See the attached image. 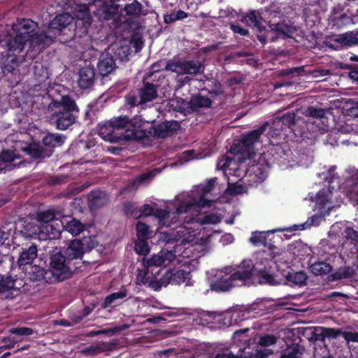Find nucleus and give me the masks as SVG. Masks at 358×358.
<instances>
[{
	"label": "nucleus",
	"mask_w": 358,
	"mask_h": 358,
	"mask_svg": "<svg viewBox=\"0 0 358 358\" xmlns=\"http://www.w3.org/2000/svg\"><path fill=\"white\" fill-rule=\"evenodd\" d=\"M190 278V272L178 268H169L160 278L155 275L150 280V286L155 290H159L162 287H166L169 284L180 285Z\"/></svg>",
	"instance_id": "nucleus-7"
},
{
	"label": "nucleus",
	"mask_w": 358,
	"mask_h": 358,
	"mask_svg": "<svg viewBox=\"0 0 358 358\" xmlns=\"http://www.w3.org/2000/svg\"><path fill=\"white\" fill-rule=\"evenodd\" d=\"M306 120L303 119V128L307 133V139L315 141L320 134L329 131L328 118L322 108L308 106L304 111Z\"/></svg>",
	"instance_id": "nucleus-4"
},
{
	"label": "nucleus",
	"mask_w": 358,
	"mask_h": 358,
	"mask_svg": "<svg viewBox=\"0 0 358 358\" xmlns=\"http://www.w3.org/2000/svg\"><path fill=\"white\" fill-rule=\"evenodd\" d=\"M114 343L102 342L96 345H92L86 348L83 352L90 355H96L105 351H110L113 349Z\"/></svg>",
	"instance_id": "nucleus-42"
},
{
	"label": "nucleus",
	"mask_w": 358,
	"mask_h": 358,
	"mask_svg": "<svg viewBox=\"0 0 358 358\" xmlns=\"http://www.w3.org/2000/svg\"><path fill=\"white\" fill-rule=\"evenodd\" d=\"M270 29L265 28L263 34H257V38L262 45H265L268 41H275L277 38H286L291 37L295 31V28L280 21L271 22L268 24Z\"/></svg>",
	"instance_id": "nucleus-8"
},
{
	"label": "nucleus",
	"mask_w": 358,
	"mask_h": 358,
	"mask_svg": "<svg viewBox=\"0 0 358 358\" xmlns=\"http://www.w3.org/2000/svg\"><path fill=\"white\" fill-rule=\"evenodd\" d=\"M217 182V178H212L207 181L202 188L203 194H206L213 191L215 188V183Z\"/></svg>",
	"instance_id": "nucleus-63"
},
{
	"label": "nucleus",
	"mask_w": 358,
	"mask_h": 358,
	"mask_svg": "<svg viewBox=\"0 0 358 358\" xmlns=\"http://www.w3.org/2000/svg\"><path fill=\"white\" fill-rule=\"evenodd\" d=\"M332 187H328L327 189L323 188L320 190L315 197V203L322 212H326L329 213V210L333 208L331 196L332 191L331 190Z\"/></svg>",
	"instance_id": "nucleus-25"
},
{
	"label": "nucleus",
	"mask_w": 358,
	"mask_h": 358,
	"mask_svg": "<svg viewBox=\"0 0 358 358\" xmlns=\"http://www.w3.org/2000/svg\"><path fill=\"white\" fill-rule=\"evenodd\" d=\"M116 64L113 57L109 54H102L97 64V71L102 78L113 73L116 69Z\"/></svg>",
	"instance_id": "nucleus-26"
},
{
	"label": "nucleus",
	"mask_w": 358,
	"mask_h": 358,
	"mask_svg": "<svg viewBox=\"0 0 358 358\" xmlns=\"http://www.w3.org/2000/svg\"><path fill=\"white\" fill-rule=\"evenodd\" d=\"M345 237L347 240L351 241V243L355 245H358V232L352 227H346L345 231Z\"/></svg>",
	"instance_id": "nucleus-56"
},
{
	"label": "nucleus",
	"mask_w": 358,
	"mask_h": 358,
	"mask_svg": "<svg viewBox=\"0 0 358 358\" xmlns=\"http://www.w3.org/2000/svg\"><path fill=\"white\" fill-rule=\"evenodd\" d=\"M320 331H322V336L324 343L325 342L326 338L331 339L336 338L340 335H342L343 331L340 329L336 328H328L322 327V329H320Z\"/></svg>",
	"instance_id": "nucleus-51"
},
{
	"label": "nucleus",
	"mask_w": 358,
	"mask_h": 358,
	"mask_svg": "<svg viewBox=\"0 0 358 358\" xmlns=\"http://www.w3.org/2000/svg\"><path fill=\"white\" fill-rule=\"evenodd\" d=\"M72 20V16L68 13L57 15L49 23L48 32L52 34L55 38L57 35L60 36L66 29L70 31Z\"/></svg>",
	"instance_id": "nucleus-16"
},
{
	"label": "nucleus",
	"mask_w": 358,
	"mask_h": 358,
	"mask_svg": "<svg viewBox=\"0 0 358 358\" xmlns=\"http://www.w3.org/2000/svg\"><path fill=\"white\" fill-rule=\"evenodd\" d=\"M136 230L138 239H149L151 231L148 224L138 221L136 224Z\"/></svg>",
	"instance_id": "nucleus-47"
},
{
	"label": "nucleus",
	"mask_w": 358,
	"mask_h": 358,
	"mask_svg": "<svg viewBox=\"0 0 358 358\" xmlns=\"http://www.w3.org/2000/svg\"><path fill=\"white\" fill-rule=\"evenodd\" d=\"M66 138V136L62 134L36 129L31 142L24 148V151L34 159H43L50 157L55 148L62 146Z\"/></svg>",
	"instance_id": "nucleus-3"
},
{
	"label": "nucleus",
	"mask_w": 358,
	"mask_h": 358,
	"mask_svg": "<svg viewBox=\"0 0 358 358\" xmlns=\"http://www.w3.org/2000/svg\"><path fill=\"white\" fill-rule=\"evenodd\" d=\"M263 18L260 14L256 10H250L248 13L242 15L241 21L245 22L248 26L255 27L257 29V34H263L265 27L262 25Z\"/></svg>",
	"instance_id": "nucleus-28"
},
{
	"label": "nucleus",
	"mask_w": 358,
	"mask_h": 358,
	"mask_svg": "<svg viewBox=\"0 0 358 358\" xmlns=\"http://www.w3.org/2000/svg\"><path fill=\"white\" fill-rule=\"evenodd\" d=\"M99 135L106 141L117 143L120 141H132L135 138H141V132H129L125 136H121L120 133H116L110 120L101 124L98 130Z\"/></svg>",
	"instance_id": "nucleus-12"
},
{
	"label": "nucleus",
	"mask_w": 358,
	"mask_h": 358,
	"mask_svg": "<svg viewBox=\"0 0 358 358\" xmlns=\"http://www.w3.org/2000/svg\"><path fill=\"white\" fill-rule=\"evenodd\" d=\"M48 31L36 32L29 36V44L31 48H36L37 51L45 48L53 42L52 36Z\"/></svg>",
	"instance_id": "nucleus-22"
},
{
	"label": "nucleus",
	"mask_w": 358,
	"mask_h": 358,
	"mask_svg": "<svg viewBox=\"0 0 358 358\" xmlns=\"http://www.w3.org/2000/svg\"><path fill=\"white\" fill-rule=\"evenodd\" d=\"M38 249L35 244H32L28 248H24L18 259L20 267L27 264L31 265L33 261L37 257Z\"/></svg>",
	"instance_id": "nucleus-32"
},
{
	"label": "nucleus",
	"mask_w": 358,
	"mask_h": 358,
	"mask_svg": "<svg viewBox=\"0 0 358 358\" xmlns=\"http://www.w3.org/2000/svg\"><path fill=\"white\" fill-rule=\"evenodd\" d=\"M237 287L229 274L223 268L219 273H217L213 280H211L210 288L215 292H227L231 291L234 287Z\"/></svg>",
	"instance_id": "nucleus-15"
},
{
	"label": "nucleus",
	"mask_w": 358,
	"mask_h": 358,
	"mask_svg": "<svg viewBox=\"0 0 358 358\" xmlns=\"http://www.w3.org/2000/svg\"><path fill=\"white\" fill-rule=\"evenodd\" d=\"M82 18L78 20L76 22V28L74 30V34L71 38L77 41L78 38L80 40L83 37H87L88 34V27L91 24L92 18L89 13L88 9L85 8L80 12Z\"/></svg>",
	"instance_id": "nucleus-21"
},
{
	"label": "nucleus",
	"mask_w": 358,
	"mask_h": 358,
	"mask_svg": "<svg viewBox=\"0 0 358 358\" xmlns=\"http://www.w3.org/2000/svg\"><path fill=\"white\" fill-rule=\"evenodd\" d=\"M277 338L275 336L271 334H265L259 338V344L263 347H268L275 344Z\"/></svg>",
	"instance_id": "nucleus-58"
},
{
	"label": "nucleus",
	"mask_w": 358,
	"mask_h": 358,
	"mask_svg": "<svg viewBox=\"0 0 358 358\" xmlns=\"http://www.w3.org/2000/svg\"><path fill=\"white\" fill-rule=\"evenodd\" d=\"M123 211L124 215L129 217H134L138 219V208L136 203L131 201H127L123 204Z\"/></svg>",
	"instance_id": "nucleus-48"
},
{
	"label": "nucleus",
	"mask_w": 358,
	"mask_h": 358,
	"mask_svg": "<svg viewBox=\"0 0 358 358\" xmlns=\"http://www.w3.org/2000/svg\"><path fill=\"white\" fill-rule=\"evenodd\" d=\"M279 122L282 123V129L289 128L295 136H300L303 139L307 138V133L303 128V118L296 117L294 112H288L284 114L280 119Z\"/></svg>",
	"instance_id": "nucleus-13"
},
{
	"label": "nucleus",
	"mask_w": 358,
	"mask_h": 358,
	"mask_svg": "<svg viewBox=\"0 0 358 358\" xmlns=\"http://www.w3.org/2000/svg\"><path fill=\"white\" fill-rule=\"evenodd\" d=\"M266 251L263 250L258 252L255 264H253L251 260H243L239 264L225 267V271H228L237 287L245 284L248 280H252L255 271L257 272V275L260 280L257 263L260 259V255Z\"/></svg>",
	"instance_id": "nucleus-5"
},
{
	"label": "nucleus",
	"mask_w": 358,
	"mask_h": 358,
	"mask_svg": "<svg viewBox=\"0 0 358 358\" xmlns=\"http://www.w3.org/2000/svg\"><path fill=\"white\" fill-rule=\"evenodd\" d=\"M116 133H120L121 136H125L127 133L141 132L140 135H142L141 138H135L134 140L142 141L147 137L145 131L140 129V124L133 122L127 115H120L117 117H113L109 120Z\"/></svg>",
	"instance_id": "nucleus-10"
},
{
	"label": "nucleus",
	"mask_w": 358,
	"mask_h": 358,
	"mask_svg": "<svg viewBox=\"0 0 358 358\" xmlns=\"http://www.w3.org/2000/svg\"><path fill=\"white\" fill-rule=\"evenodd\" d=\"M138 93L141 103L152 101L157 97V85L149 82H143V85L139 89Z\"/></svg>",
	"instance_id": "nucleus-30"
},
{
	"label": "nucleus",
	"mask_w": 358,
	"mask_h": 358,
	"mask_svg": "<svg viewBox=\"0 0 358 358\" xmlns=\"http://www.w3.org/2000/svg\"><path fill=\"white\" fill-rule=\"evenodd\" d=\"M9 331L13 334L18 336H29L34 333L31 328L27 327L11 328Z\"/></svg>",
	"instance_id": "nucleus-61"
},
{
	"label": "nucleus",
	"mask_w": 358,
	"mask_h": 358,
	"mask_svg": "<svg viewBox=\"0 0 358 358\" xmlns=\"http://www.w3.org/2000/svg\"><path fill=\"white\" fill-rule=\"evenodd\" d=\"M87 245L89 250L97 246L96 241L90 238L85 242L75 239L72 241L64 253L52 250L49 255V268L48 275H50L55 283L63 282L72 277L73 274L81 268V262L84 253L87 251L84 245Z\"/></svg>",
	"instance_id": "nucleus-1"
},
{
	"label": "nucleus",
	"mask_w": 358,
	"mask_h": 358,
	"mask_svg": "<svg viewBox=\"0 0 358 358\" xmlns=\"http://www.w3.org/2000/svg\"><path fill=\"white\" fill-rule=\"evenodd\" d=\"M342 336L347 342L358 343V332L343 331Z\"/></svg>",
	"instance_id": "nucleus-64"
},
{
	"label": "nucleus",
	"mask_w": 358,
	"mask_h": 358,
	"mask_svg": "<svg viewBox=\"0 0 358 358\" xmlns=\"http://www.w3.org/2000/svg\"><path fill=\"white\" fill-rule=\"evenodd\" d=\"M41 224L33 222H24L21 234L27 238H38L41 231Z\"/></svg>",
	"instance_id": "nucleus-36"
},
{
	"label": "nucleus",
	"mask_w": 358,
	"mask_h": 358,
	"mask_svg": "<svg viewBox=\"0 0 358 358\" xmlns=\"http://www.w3.org/2000/svg\"><path fill=\"white\" fill-rule=\"evenodd\" d=\"M320 329H322L321 326L308 327L306 329L305 334L307 335L308 339L310 341L313 343H315L316 341H321L324 343L322 331H320Z\"/></svg>",
	"instance_id": "nucleus-45"
},
{
	"label": "nucleus",
	"mask_w": 358,
	"mask_h": 358,
	"mask_svg": "<svg viewBox=\"0 0 358 358\" xmlns=\"http://www.w3.org/2000/svg\"><path fill=\"white\" fill-rule=\"evenodd\" d=\"M154 208L148 203L143 204L140 208H138V218H140L143 216H150L153 214Z\"/></svg>",
	"instance_id": "nucleus-62"
},
{
	"label": "nucleus",
	"mask_w": 358,
	"mask_h": 358,
	"mask_svg": "<svg viewBox=\"0 0 358 358\" xmlns=\"http://www.w3.org/2000/svg\"><path fill=\"white\" fill-rule=\"evenodd\" d=\"M188 17V13L182 10H178L176 12H173L170 14H166L164 15V22L166 24H171L178 20H182Z\"/></svg>",
	"instance_id": "nucleus-46"
},
{
	"label": "nucleus",
	"mask_w": 358,
	"mask_h": 358,
	"mask_svg": "<svg viewBox=\"0 0 358 358\" xmlns=\"http://www.w3.org/2000/svg\"><path fill=\"white\" fill-rule=\"evenodd\" d=\"M95 75V69L93 67L82 68L79 71L78 86L82 89L90 88L94 83Z\"/></svg>",
	"instance_id": "nucleus-27"
},
{
	"label": "nucleus",
	"mask_w": 358,
	"mask_h": 358,
	"mask_svg": "<svg viewBox=\"0 0 358 358\" xmlns=\"http://www.w3.org/2000/svg\"><path fill=\"white\" fill-rule=\"evenodd\" d=\"M64 228L66 231L76 236L79 235L85 230V225L78 220L76 218H71L64 224L63 222Z\"/></svg>",
	"instance_id": "nucleus-40"
},
{
	"label": "nucleus",
	"mask_w": 358,
	"mask_h": 358,
	"mask_svg": "<svg viewBox=\"0 0 358 358\" xmlns=\"http://www.w3.org/2000/svg\"><path fill=\"white\" fill-rule=\"evenodd\" d=\"M17 158H18V156L15 154V151L3 150L0 153V166L5 167L3 171H10L13 168L18 167L19 165H10V163L13 162Z\"/></svg>",
	"instance_id": "nucleus-35"
},
{
	"label": "nucleus",
	"mask_w": 358,
	"mask_h": 358,
	"mask_svg": "<svg viewBox=\"0 0 358 358\" xmlns=\"http://www.w3.org/2000/svg\"><path fill=\"white\" fill-rule=\"evenodd\" d=\"M27 42L29 43V36L24 37L13 34V36H6L4 39L0 40V46L5 48L6 50V51L2 52L1 54L8 55V52L11 51L20 53Z\"/></svg>",
	"instance_id": "nucleus-17"
},
{
	"label": "nucleus",
	"mask_w": 358,
	"mask_h": 358,
	"mask_svg": "<svg viewBox=\"0 0 358 358\" xmlns=\"http://www.w3.org/2000/svg\"><path fill=\"white\" fill-rule=\"evenodd\" d=\"M250 241L255 245H259L261 244L266 245V232L265 231H255L252 234Z\"/></svg>",
	"instance_id": "nucleus-53"
},
{
	"label": "nucleus",
	"mask_w": 358,
	"mask_h": 358,
	"mask_svg": "<svg viewBox=\"0 0 358 358\" xmlns=\"http://www.w3.org/2000/svg\"><path fill=\"white\" fill-rule=\"evenodd\" d=\"M10 231L5 227H0V246L10 245Z\"/></svg>",
	"instance_id": "nucleus-59"
},
{
	"label": "nucleus",
	"mask_w": 358,
	"mask_h": 358,
	"mask_svg": "<svg viewBox=\"0 0 358 358\" xmlns=\"http://www.w3.org/2000/svg\"><path fill=\"white\" fill-rule=\"evenodd\" d=\"M212 103L213 101L210 98L199 94L191 96L188 105L193 111H197L201 108H211Z\"/></svg>",
	"instance_id": "nucleus-34"
},
{
	"label": "nucleus",
	"mask_w": 358,
	"mask_h": 358,
	"mask_svg": "<svg viewBox=\"0 0 358 358\" xmlns=\"http://www.w3.org/2000/svg\"><path fill=\"white\" fill-rule=\"evenodd\" d=\"M344 189L350 199L358 201V172L348 177L343 182Z\"/></svg>",
	"instance_id": "nucleus-31"
},
{
	"label": "nucleus",
	"mask_w": 358,
	"mask_h": 358,
	"mask_svg": "<svg viewBox=\"0 0 358 358\" xmlns=\"http://www.w3.org/2000/svg\"><path fill=\"white\" fill-rule=\"evenodd\" d=\"M124 11L127 15L135 17H138L142 11V4L138 1L134 0L124 6Z\"/></svg>",
	"instance_id": "nucleus-44"
},
{
	"label": "nucleus",
	"mask_w": 358,
	"mask_h": 358,
	"mask_svg": "<svg viewBox=\"0 0 358 358\" xmlns=\"http://www.w3.org/2000/svg\"><path fill=\"white\" fill-rule=\"evenodd\" d=\"M148 240V239H138V241L135 242L134 250L137 254L146 255L150 252Z\"/></svg>",
	"instance_id": "nucleus-52"
},
{
	"label": "nucleus",
	"mask_w": 358,
	"mask_h": 358,
	"mask_svg": "<svg viewBox=\"0 0 358 358\" xmlns=\"http://www.w3.org/2000/svg\"><path fill=\"white\" fill-rule=\"evenodd\" d=\"M193 206L194 203L190 202H182L176 208L175 213L178 216H182L183 214L188 213L191 210Z\"/></svg>",
	"instance_id": "nucleus-60"
},
{
	"label": "nucleus",
	"mask_w": 358,
	"mask_h": 358,
	"mask_svg": "<svg viewBox=\"0 0 358 358\" xmlns=\"http://www.w3.org/2000/svg\"><path fill=\"white\" fill-rule=\"evenodd\" d=\"M15 280L10 275H0V299L10 300L20 294Z\"/></svg>",
	"instance_id": "nucleus-20"
},
{
	"label": "nucleus",
	"mask_w": 358,
	"mask_h": 358,
	"mask_svg": "<svg viewBox=\"0 0 358 358\" xmlns=\"http://www.w3.org/2000/svg\"><path fill=\"white\" fill-rule=\"evenodd\" d=\"M336 167L332 166L331 167L326 176H325V180H327L329 187H332V189H334V183L336 181V183H339V177L337 176V173H335Z\"/></svg>",
	"instance_id": "nucleus-55"
},
{
	"label": "nucleus",
	"mask_w": 358,
	"mask_h": 358,
	"mask_svg": "<svg viewBox=\"0 0 358 358\" xmlns=\"http://www.w3.org/2000/svg\"><path fill=\"white\" fill-rule=\"evenodd\" d=\"M115 57L122 62L129 60L130 55V48L127 45H121L117 48L115 52Z\"/></svg>",
	"instance_id": "nucleus-54"
},
{
	"label": "nucleus",
	"mask_w": 358,
	"mask_h": 358,
	"mask_svg": "<svg viewBox=\"0 0 358 358\" xmlns=\"http://www.w3.org/2000/svg\"><path fill=\"white\" fill-rule=\"evenodd\" d=\"M180 129V124L177 120H164L157 124L153 123L148 133L157 139H166L171 137Z\"/></svg>",
	"instance_id": "nucleus-11"
},
{
	"label": "nucleus",
	"mask_w": 358,
	"mask_h": 358,
	"mask_svg": "<svg viewBox=\"0 0 358 358\" xmlns=\"http://www.w3.org/2000/svg\"><path fill=\"white\" fill-rule=\"evenodd\" d=\"M332 270L330 264L325 262H316L310 266V272L315 275H324L329 273Z\"/></svg>",
	"instance_id": "nucleus-43"
},
{
	"label": "nucleus",
	"mask_w": 358,
	"mask_h": 358,
	"mask_svg": "<svg viewBox=\"0 0 358 358\" xmlns=\"http://www.w3.org/2000/svg\"><path fill=\"white\" fill-rule=\"evenodd\" d=\"M334 41L342 46L350 47L358 43V37L352 32H346L337 35Z\"/></svg>",
	"instance_id": "nucleus-39"
},
{
	"label": "nucleus",
	"mask_w": 358,
	"mask_h": 358,
	"mask_svg": "<svg viewBox=\"0 0 358 358\" xmlns=\"http://www.w3.org/2000/svg\"><path fill=\"white\" fill-rule=\"evenodd\" d=\"M172 256V254L169 252H163L161 251L158 255H153L151 258H143V266L145 268H146V271L144 274L145 281H143V283L149 282L150 283V277L148 276L149 273V269L150 267L155 266L159 267L164 266L166 267L173 260L171 259L169 257Z\"/></svg>",
	"instance_id": "nucleus-14"
},
{
	"label": "nucleus",
	"mask_w": 358,
	"mask_h": 358,
	"mask_svg": "<svg viewBox=\"0 0 358 358\" xmlns=\"http://www.w3.org/2000/svg\"><path fill=\"white\" fill-rule=\"evenodd\" d=\"M79 113H50V120L59 130H66L76 123Z\"/></svg>",
	"instance_id": "nucleus-19"
},
{
	"label": "nucleus",
	"mask_w": 358,
	"mask_h": 358,
	"mask_svg": "<svg viewBox=\"0 0 358 358\" xmlns=\"http://www.w3.org/2000/svg\"><path fill=\"white\" fill-rule=\"evenodd\" d=\"M164 69L177 75L197 76L205 70L204 63L196 59H169L166 61Z\"/></svg>",
	"instance_id": "nucleus-6"
},
{
	"label": "nucleus",
	"mask_w": 358,
	"mask_h": 358,
	"mask_svg": "<svg viewBox=\"0 0 358 358\" xmlns=\"http://www.w3.org/2000/svg\"><path fill=\"white\" fill-rule=\"evenodd\" d=\"M39 239L52 240L59 236V231L51 224H41Z\"/></svg>",
	"instance_id": "nucleus-37"
},
{
	"label": "nucleus",
	"mask_w": 358,
	"mask_h": 358,
	"mask_svg": "<svg viewBox=\"0 0 358 358\" xmlns=\"http://www.w3.org/2000/svg\"><path fill=\"white\" fill-rule=\"evenodd\" d=\"M129 327V325L127 324H124L120 326H116L112 328L109 329H105L100 330L101 334H105L109 336H111L116 333H119L120 331H122L124 330L127 329Z\"/></svg>",
	"instance_id": "nucleus-57"
},
{
	"label": "nucleus",
	"mask_w": 358,
	"mask_h": 358,
	"mask_svg": "<svg viewBox=\"0 0 358 358\" xmlns=\"http://www.w3.org/2000/svg\"><path fill=\"white\" fill-rule=\"evenodd\" d=\"M119 11V6L115 3L103 4L102 12L104 14V17L107 20L113 18Z\"/></svg>",
	"instance_id": "nucleus-50"
},
{
	"label": "nucleus",
	"mask_w": 358,
	"mask_h": 358,
	"mask_svg": "<svg viewBox=\"0 0 358 358\" xmlns=\"http://www.w3.org/2000/svg\"><path fill=\"white\" fill-rule=\"evenodd\" d=\"M267 127L268 123L265 122L257 129L242 134L241 139L242 147L239 151L244 153L248 158H252L255 155V146L260 141V137Z\"/></svg>",
	"instance_id": "nucleus-9"
},
{
	"label": "nucleus",
	"mask_w": 358,
	"mask_h": 358,
	"mask_svg": "<svg viewBox=\"0 0 358 358\" xmlns=\"http://www.w3.org/2000/svg\"><path fill=\"white\" fill-rule=\"evenodd\" d=\"M127 296V290L124 287H122L119 292H113L104 299L103 302L101 304V307L103 309H106L110 307H115L120 304L117 301L123 299Z\"/></svg>",
	"instance_id": "nucleus-33"
},
{
	"label": "nucleus",
	"mask_w": 358,
	"mask_h": 358,
	"mask_svg": "<svg viewBox=\"0 0 358 358\" xmlns=\"http://www.w3.org/2000/svg\"><path fill=\"white\" fill-rule=\"evenodd\" d=\"M88 206L90 210L95 211L109 202L108 195L100 190H94L87 195Z\"/></svg>",
	"instance_id": "nucleus-24"
},
{
	"label": "nucleus",
	"mask_w": 358,
	"mask_h": 358,
	"mask_svg": "<svg viewBox=\"0 0 358 358\" xmlns=\"http://www.w3.org/2000/svg\"><path fill=\"white\" fill-rule=\"evenodd\" d=\"M36 22L28 18H17L16 22L13 23L12 29L13 34L22 36H31L37 28Z\"/></svg>",
	"instance_id": "nucleus-23"
},
{
	"label": "nucleus",
	"mask_w": 358,
	"mask_h": 358,
	"mask_svg": "<svg viewBox=\"0 0 358 358\" xmlns=\"http://www.w3.org/2000/svg\"><path fill=\"white\" fill-rule=\"evenodd\" d=\"M343 8H336L334 7L331 10V14L330 15V20L334 26L338 27H341L350 22V17L345 13H341L338 15V10H342Z\"/></svg>",
	"instance_id": "nucleus-41"
},
{
	"label": "nucleus",
	"mask_w": 358,
	"mask_h": 358,
	"mask_svg": "<svg viewBox=\"0 0 358 358\" xmlns=\"http://www.w3.org/2000/svg\"><path fill=\"white\" fill-rule=\"evenodd\" d=\"M48 269L38 265H31L29 275L30 278L42 283L55 284V282L52 277L48 275Z\"/></svg>",
	"instance_id": "nucleus-29"
},
{
	"label": "nucleus",
	"mask_w": 358,
	"mask_h": 358,
	"mask_svg": "<svg viewBox=\"0 0 358 358\" xmlns=\"http://www.w3.org/2000/svg\"><path fill=\"white\" fill-rule=\"evenodd\" d=\"M55 214L52 210H48L37 213V220L39 224H50V222L55 220Z\"/></svg>",
	"instance_id": "nucleus-49"
},
{
	"label": "nucleus",
	"mask_w": 358,
	"mask_h": 358,
	"mask_svg": "<svg viewBox=\"0 0 358 358\" xmlns=\"http://www.w3.org/2000/svg\"><path fill=\"white\" fill-rule=\"evenodd\" d=\"M50 113H79L76 101L69 95L62 96L59 100L53 99L49 104Z\"/></svg>",
	"instance_id": "nucleus-18"
},
{
	"label": "nucleus",
	"mask_w": 358,
	"mask_h": 358,
	"mask_svg": "<svg viewBox=\"0 0 358 358\" xmlns=\"http://www.w3.org/2000/svg\"><path fill=\"white\" fill-rule=\"evenodd\" d=\"M355 274V272L352 267L343 266L338 268L334 273H331L329 278L331 281H336L352 278Z\"/></svg>",
	"instance_id": "nucleus-38"
},
{
	"label": "nucleus",
	"mask_w": 358,
	"mask_h": 358,
	"mask_svg": "<svg viewBox=\"0 0 358 358\" xmlns=\"http://www.w3.org/2000/svg\"><path fill=\"white\" fill-rule=\"evenodd\" d=\"M275 247L270 245L268 251L260 255V259L257 263L260 283L269 285H285L295 287L306 285L308 275L303 271H295L287 267L280 269L275 260V253L273 251Z\"/></svg>",
	"instance_id": "nucleus-2"
}]
</instances>
